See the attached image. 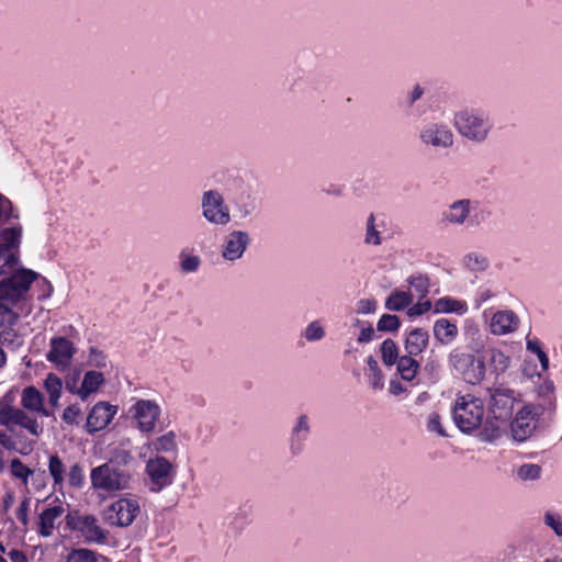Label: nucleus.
Here are the masks:
<instances>
[{
    "label": "nucleus",
    "mask_w": 562,
    "mask_h": 562,
    "mask_svg": "<svg viewBox=\"0 0 562 562\" xmlns=\"http://www.w3.org/2000/svg\"><path fill=\"white\" fill-rule=\"evenodd\" d=\"M415 356L406 355L400 357L397 362V372L401 378L405 381H412L415 379L419 369V363L414 359Z\"/></svg>",
    "instance_id": "nucleus-27"
},
{
    "label": "nucleus",
    "mask_w": 562,
    "mask_h": 562,
    "mask_svg": "<svg viewBox=\"0 0 562 562\" xmlns=\"http://www.w3.org/2000/svg\"><path fill=\"white\" fill-rule=\"evenodd\" d=\"M80 413V408L77 405H70L64 409L61 418L65 423L72 425L77 423Z\"/></svg>",
    "instance_id": "nucleus-53"
},
{
    "label": "nucleus",
    "mask_w": 562,
    "mask_h": 562,
    "mask_svg": "<svg viewBox=\"0 0 562 562\" xmlns=\"http://www.w3.org/2000/svg\"><path fill=\"white\" fill-rule=\"evenodd\" d=\"M34 443L35 441L30 440L27 442L21 443V446H18L11 436L0 429V446H2L8 451H15L22 456H27L33 451Z\"/></svg>",
    "instance_id": "nucleus-29"
},
{
    "label": "nucleus",
    "mask_w": 562,
    "mask_h": 562,
    "mask_svg": "<svg viewBox=\"0 0 562 562\" xmlns=\"http://www.w3.org/2000/svg\"><path fill=\"white\" fill-rule=\"evenodd\" d=\"M65 513V508L61 505L48 507L40 515L37 531L42 537H50L54 529L56 528V521Z\"/></svg>",
    "instance_id": "nucleus-21"
},
{
    "label": "nucleus",
    "mask_w": 562,
    "mask_h": 562,
    "mask_svg": "<svg viewBox=\"0 0 562 562\" xmlns=\"http://www.w3.org/2000/svg\"><path fill=\"white\" fill-rule=\"evenodd\" d=\"M536 392L539 398L549 402L550 408L552 411L555 408V385L553 381L544 380L537 386Z\"/></svg>",
    "instance_id": "nucleus-40"
},
{
    "label": "nucleus",
    "mask_w": 562,
    "mask_h": 562,
    "mask_svg": "<svg viewBox=\"0 0 562 562\" xmlns=\"http://www.w3.org/2000/svg\"><path fill=\"white\" fill-rule=\"evenodd\" d=\"M41 417L36 413L0 403V425L9 429L12 426H19L31 436L40 438L44 432L43 423L38 420Z\"/></svg>",
    "instance_id": "nucleus-4"
},
{
    "label": "nucleus",
    "mask_w": 562,
    "mask_h": 562,
    "mask_svg": "<svg viewBox=\"0 0 562 562\" xmlns=\"http://www.w3.org/2000/svg\"><path fill=\"white\" fill-rule=\"evenodd\" d=\"M29 507H30V499L29 498H24L18 509H16V518L24 525L26 526L27 522H29V519H27V512H29Z\"/></svg>",
    "instance_id": "nucleus-54"
},
{
    "label": "nucleus",
    "mask_w": 562,
    "mask_h": 562,
    "mask_svg": "<svg viewBox=\"0 0 562 562\" xmlns=\"http://www.w3.org/2000/svg\"><path fill=\"white\" fill-rule=\"evenodd\" d=\"M477 203L470 199H459L447 205L441 214L446 226L463 227L469 224L473 207Z\"/></svg>",
    "instance_id": "nucleus-16"
},
{
    "label": "nucleus",
    "mask_w": 562,
    "mask_h": 562,
    "mask_svg": "<svg viewBox=\"0 0 562 562\" xmlns=\"http://www.w3.org/2000/svg\"><path fill=\"white\" fill-rule=\"evenodd\" d=\"M159 415V405L155 401L143 398L136 400L127 412V416L143 434H150L155 429Z\"/></svg>",
    "instance_id": "nucleus-10"
},
{
    "label": "nucleus",
    "mask_w": 562,
    "mask_h": 562,
    "mask_svg": "<svg viewBox=\"0 0 562 562\" xmlns=\"http://www.w3.org/2000/svg\"><path fill=\"white\" fill-rule=\"evenodd\" d=\"M12 304H4V302H0V323L8 324L12 326L18 321V314L13 312Z\"/></svg>",
    "instance_id": "nucleus-50"
},
{
    "label": "nucleus",
    "mask_w": 562,
    "mask_h": 562,
    "mask_svg": "<svg viewBox=\"0 0 562 562\" xmlns=\"http://www.w3.org/2000/svg\"><path fill=\"white\" fill-rule=\"evenodd\" d=\"M75 351L72 342L67 338L54 337L50 340V350L47 353V359L57 367L66 368L70 364Z\"/></svg>",
    "instance_id": "nucleus-18"
},
{
    "label": "nucleus",
    "mask_w": 562,
    "mask_h": 562,
    "mask_svg": "<svg viewBox=\"0 0 562 562\" xmlns=\"http://www.w3.org/2000/svg\"><path fill=\"white\" fill-rule=\"evenodd\" d=\"M434 336L442 345L451 344L458 336V327L447 318H440L434 324Z\"/></svg>",
    "instance_id": "nucleus-26"
},
{
    "label": "nucleus",
    "mask_w": 562,
    "mask_h": 562,
    "mask_svg": "<svg viewBox=\"0 0 562 562\" xmlns=\"http://www.w3.org/2000/svg\"><path fill=\"white\" fill-rule=\"evenodd\" d=\"M376 302L374 300L366 299L358 302V313L370 314L375 311Z\"/></svg>",
    "instance_id": "nucleus-56"
},
{
    "label": "nucleus",
    "mask_w": 562,
    "mask_h": 562,
    "mask_svg": "<svg viewBox=\"0 0 562 562\" xmlns=\"http://www.w3.org/2000/svg\"><path fill=\"white\" fill-rule=\"evenodd\" d=\"M518 324L519 318L513 311H498L493 315L490 328L494 335H505L515 331Z\"/></svg>",
    "instance_id": "nucleus-19"
},
{
    "label": "nucleus",
    "mask_w": 562,
    "mask_h": 562,
    "mask_svg": "<svg viewBox=\"0 0 562 562\" xmlns=\"http://www.w3.org/2000/svg\"><path fill=\"white\" fill-rule=\"evenodd\" d=\"M18 263V257L0 246V276L5 274L9 269Z\"/></svg>",
    "instance_id": "nucleus-47"
},
{
    "label": "nucleus",
    "mask_w": 562,
    "mask_h": 562,
    "mask_svg": "<svg viewBox=\"0 0 562 562\" xmlns=\"http://www.w3.org/2000/svg\"><path fill=\"white\" fill-rule=\"evenodd\" d=\"M428 342V331L423 328H414L406 336L405 350L411 356H418L427 348Z\"/></svg>",
    "instance_id": "nucleus-23"
},
{
    "label": "nucleus",
    "mask_w": 562,
    "mask_h": 562,
    "mask_svg": "<svg viewBox=\"0 0 562 562\" xmlns=\"http://www.w3.org/2000/svg\"><path fill=\"white\" fill-rule=\"evenodd\" d=\"M427 429L437 432L441 437H447V432L441 426L440 416L437 413H430L427 418Z\"/></svg>",
    "instance_id": "nucleus-52"
},
{
    "label": "nucleus",
    "mask_w": 562,
    "mask_h": 562,
    "mask_svg": "<svg viewBox=\"0 0 562 562\" xmlns=\"http://www.w3.org/2000/svg\"><path fill=\"white\" fill-rule=\"evenodd\" d=\"M326 336V329L322 321L315 319L308 323L301 333V337L306 342H317L324 339Z\"/></svg>",
    "instance_id": "nucleus-31"
},
{
    "label": "nucleus",
    "mask_w": 562,
    "mask_h": 562,
    "mask_svg": "<svg viewBox=\"0 0 562 562\" xmlns=\"http://www.w3.org/2000/svg\"><path fill=\"white\" fill-rule=\"evenodd\" d=\"M383 379H384V375L381 370L369 373V381L373 389H382L383 387Z\"/></svg>",
    "instance_id": "nucleus-57"
},
{
    "label": "nucleus",
    "mask_w": 562,
    "mask_h": 562,
    "mask_svg": "<svg viewBox=\"0 0 562 562\" xmlns=\"http://www.w3.org/2000/svg\"><path fill=\"white\" fill-rule=\"evenodd\" d=\"M88 363L91 367L104 368L106 367V356L95 347H91L89 350Z\"/></svg>",
    "instance_id": "nucleus-51"
},
{
    "label": "nucleus",
    "mask_w": 562,
    "mask_h": 562,
    "mask_svg": "<svg viewBox=\"0 0 562 562\" xmlns=\"http://www.w3.org/2000/svg\"><path fill=\"white\" fill-rule=\"evenodd\" d=\"M462 265L472 272H483L488 268L490 262L486 256L471 251L463 256Z\"/></svg>",
    "instance_id": "nucleus-28"
},
{
    "label": "nucleus",
    "mask_w": 562,
    "mask_h": 562,
    "mask_svg": "<svg viewBox=\"0 0 562 562\" xmlns=\"http://www.w3.org/2000/svg\"><path fill=\"white\" fill-rule=\"evenodd\" d=\"M21 405L23 409L48 417L50 413L44 406L43 394L34 386H27L22 391Z\"/></svg>",
    "instance_id": "nucleus-20"
},
{
    "label": "nucleus",
    "mask_w": 562,
    "mask_h": 562,
    "mask_svg": "<svg viewBox=\"0 0 562 562\" xmlns=\"http://www.w3.org/2000/svg\"><path fill=\"white\" fill-rule=\"evenodd\" d=\"M67 522L78 530L87 542L104 544L108 541L109 531L103 529L93 515L67 516Z\"/></svg>",
    "instance_id": "nucleus-13"
},
{
    "label": "nucleus",
    "mask_w": 562,
    "mask_h": 562,
    "mask_svg": "<svg viewBox=\"0 0 562 562\" xmlns=\"http://www.w3.org/2000/svg\"><path fill=\"white\" fill-rule=\"evenodd\" d=\"M130 440H121L119 441L110 451V458L106 461L108 463H113L114 467H124L128 468V465L134 461V457L128 449Z\"/></svg>",
    "instance_id": "nucleus-25"
},
{
    "label": "nucleus",
    "mask_w": 562,
    "mask_h": 562,
    "mask_svg": "<svg viewBox=\"0 0 562 562\" xmlns=\"http://www.w3.org/2000/svg\"><path fill=\"white\" fill-rule=\"evenodd\" d=\"M542 405L528 404L517 412L512 422L510 431L514 440L522 442L528 439L537 427V419L542 415Z\"/></svg>",
    "instance_id": "nucleus-11"
},
{
    "label": "nucleus",
    "mask_w": 562,
    "mask_h": 562,
    "mask_svg": "<svg viewBox=\"0 0 562 562\" xmlns=\"http://www.w3.org/2000/svg\"><path fill=\"white\" fill-rule=\"evenodd\" d=\"M201 212L203 218L214 226H226L232 220L229 207L217 190H207L202 193Z\"/></svg>",
    "instance_id": "nucleus-7"
},
{
    "label": "nucleus",
    "mask_w": 562,
    "mask_h": 562,
    "mask_svg": "<svg viewBox=\"0 0 562 562\" xmlns=\"http://www.w3.org/2000/svg\"><path fill=\"white\" fill-rule=\"evenodd\" d=\"M411 288L423 299L428 293V279L424 276H412L408 279Z\"/></svg>",
    "instance_id": "nucleus-48"
},
{
    "label": "nucleus",
    "mask_w": 562,
    "mask_h": 562,
    "mask_svg": "<svg viewBox=\"0 0 562 562\" xmlns=\"http://www.w3.org/2000/svg\"><path fill=\"white\" fill-rule=\"evenodd\" d=\"M375 218L373 214H370L367 220V233L364 243L368 245H380L382 243L380 232L375 228Z\"/></svg>",
    "instance_id": "nucleus-46"
},
{
    "label": "nucleus",
    "mask_w": 562,
    "mask_h": 562,
    "mask_svg": "<svg viewBox=\"0 0 562 562\" xmlns=\"http://www.w3.org/2000/svg\"><path fill=\"white\" fill-rule=\"evenodd\" d=\"M251 244L248 232L235 229L229 232L221 245V257L226 262L234 263L240 260Z\"/></svg>",
    "instance_id": "nucleus-14"
},
{
    "label": "nucleus",
    "mask_w": 562,
    "mask_h": 562,
    "mask_svg": "<svg viewBox=\"0 0 562 562\" xmlns=\"http://www.w3.org/2000/svg\"><path fill=\"white\" fill-rule=\"evenodd\" d=\"M490 363L496 373H504L509 367L510 359L498 349L490 350Z\"/></svg>",
    "instance_id": "nucleus-38"
},
{
    "label": "nucleus",
    "mask_w": 562,
    "mask_h": 562,
    "mask_svg": "<svg viewBox=\"0 0 562 562\" xmlns=\"http://www.w3.org/2000/svg\"><path fill=\"white\" fill-rule=\"evenodd\" d=\"M90 482L91 488L114 495L132 487L133 473L130 468L104 462L91 470Z\"/></svg>",
    "instance_id": "nucleus-3"
},
{
    "label": "nucleus",
    "mask_w": 562,
    "mask_h": 562,
    "mask_svg": "<svg viewBox=\"0 0 562 562\" xmlns=\"http://www.w3.org/2000/svg\"><path fill=\"white\" fill-rule=\"evenodd\" d=\"M311 431L308 417L300 415L291 432V451L296 454L303 450V442L307 439Z\"/></svg>",
    "instance_id": "nucleus-22"
},
{
    "label": "nucleus",
    "mask_w": 562,
    "mask_h": 562,
    "mask_svg": "<svg viewBox=\"0 0 562 562\" xmlns=\"http://www.w3.org/2000/svg\"><path fill=\"white\" fill-rule=\"evenodd\" d=\"M424 90L418 85L414 87L413 91L408 94V101L411 104L422 98Z\"/></svg>",
    "instance_id": "nucleus-61"
},
{
    "label": "nucleus",
    "mask_w": 562,
    "mask_h": 562,
    "mask_svg": "<svg viewBox=\"0 0 562 562\" xmlns=\"http://www.w3.org/2000/svg\"><path fill=\"white\" fill-rule=\"evenodd\" d=\"M8 557L11 562H27V557L25 553L19 549H11L8 551Z\"/></svg>",
    "instance_id": "nucleus-58"
},
{
    "label": "nucleus",
    "mask_w": 562,
    "mask_h": 562,
    "mask_svg": "<svg viewBox=\"0 0 562 562\" xmlns=\"http://www.w3.org/2000/svg\"><path fill=\"white\" fill-rule=\"evenodd\" d=\"M543 524L559 538L562 537V515L552 510L543 514Z\"/></svg>",
    "instance_id": "nucleus-42"
},
{
    "label": "nucleus",
    "mask_w": 562,
    "mask_h": 562,
    "mask_svg": "<svg viewBox=\"0 0 562 562\" xmlns=\"http://www.w3.org/2000/svg\"><path fill=\"white\" fill-rule=\"evenodd\" d=\"M430 308H431L430 301L426 300V301H423V302H418L417 304H415L414 306H412L408 310V315L409 316L423 315L424 313H426Z\"/></svg>",
    "instance_id": "nucleus-55"
},
{
    "label": "nucleus",
    "mask_w": 562,
    "mask_h": 562,
    "mask_svg": "<svg viewBox=\"0 0 562 562\" xmlns=\"http://www.w3.org/2000/svg\"><path fill=\"white\" fill-rule=\"evenodd\" d=\"M401 326L398 316L393 314H383L376 324L378 331H396Z\"/></svg>",
    "instance_id": "nucleus-43"
},
{
    "label": "nucleus",
    "mask_w": 562,
    "mask_h": 562,
    "mask_svg": "<svg viewBox=\"0 0 562 562\" xmlns=\"http://www.w3.org/2000/svg\"><path fill=\"white\" fill-rule=\"evenodd\" d=\"M453 369L470 384H479L485 376V362L482 357L465 352H452L449 358Z\"/></svg>",
    "instance_id": "nucleus-8"
},
{
    "label": "nucleus",
    "mask_w": 562,
    "mask_h": 562,
    "mask_svg": "<svg viewBox=\"0 0 562 562\" xmlns=\"http://www.w3.org/2000/svg\"><path fill=\"white\" fill-rule=\"evenodd\" d=\"M10 471L13 477L22 480L24 484L27 483L29 477L33 474V470L23 464L18 458L11 460Z\"/></svg>",
    "instance_id": "nucleus-44"
},
{
    "label": "nucleus",
    "mask_w": 562,
    "mask_h": 562,
    "mask_svg": "<svg viewBox=\"0 0 562 562\" xmlns=\"http://www.w3.org/2000/svg\"><path fill=\"white\" fill-rule=\"evenodd\" d=\"M452 414L456 425L464 434L479 430V438L487 442L499 437V425L490 418L485 419L484 402L473 394L459 396Z\"/></svg>",
    "instance_id": "nucleus-1"
},
{
    "label": "nucleus",
    "mask_w": 562,
    "mask_h": 562,
    "mask_svg": "<svg viewBox=\"0 0 562 562\" xmlns=\"http://www.w3.org/2000/svg\"><path fill=\"white\" fill-rule=\"evenodd\" d=\"M252 213H254V206H250V205H243V206L238 207V210H237L238 216L243 220L247 218Z\"/></svg>",
    "instance_id": "nucleus-63"
},
{
    "label": "nucleus",
    "mask_w": 562,
    "mask_h": 562,
    "mask_svg": "<svg viewBox=\"0 0 562 562\" xmlns=\"http://www.w3.org/2000/svg\"><path fill=\"white\" fill-rule=\"evenodd\" d=\"M381 358L386 367L394 366L400 359L398 348L391 338L385 339L381 345Z\"/></svg>",
    "instance_id": "nucleus-35"
},
{
    "label": "nucleus",
    "mask_w": 562,
    "mask_h": 562,
    "mask_svg": "<svg viewBox=\"0 0 562 562\" xmlns=\"http://www.w3.org/2000/svg\"><path fill=\"white\" fill-rule=\"evenodd\" d=\"M179 258L180 270L183 273H194L200 269L202 265L200 256L187 254L184 250L180 252Z\"/></svg>",
    "instance_id": "nucleus-37"
},
{
    "label": "nucleus",
    "mask_w": 562,
    "mask_h": 562,
    "mask_svg": "<svg viewBox=\"0 0 562 562\" xmlns=\"http://www.w3.org/2000/svg\"><path fill=\"white\" fill-rule=\"evenodd\" d=\"M15 333L12 329H5L0 333V341L2 344L12 342L15 337Z\"/></svg>",
    "instance_id": "nucleus-62"
},
{
    "label": "nucleus",
    "mask_w": 562,
    "mask_h": 562,
    "mask_svg": "<svg viewBox=\"0 0 562 562\" xmlns=\"http://www.w3.org/2000/svg\"><path fill=\"white\" fill-rule=\"evenodd\" d=\"M146 473L149 477L150 491L158 493L172 484L176 469L166 458L156 457L147 461Z\"/></svg>",
    "instance_id": "nucleus-12"
},
{
    "label": "nucleus",
    "mask_w": 562,
    "mask_h": 562,
    "mask_svg": "<svg viewBox=\"0 0 562 562\" xmlns=\"http://www.w3.org/2000/svg\"><path fill=\"white\" fill-rule=\"evenodd\" d=\"M85 482L83 469L80 464L74 463L68 472V483L72 487H81Z\"/></svg>",
    "instance_id": "nucleus-49"
},
{
    "label": "nucleus",
    "mask_w": 562,
    "mask_h": 562,
    "mask_svg": "<svg viewBox=\"0 0 562 562\" xmlns=\"http://www.w3.org/2000/svg\"><path fill=\"white\" fill-rule=\"evenodd\" d=\"M44 386L48 394L49 403L52 406H58V400L60 397L63 387L61 380L54 373H49L44 381Z\"/></svg>",
    "instance_id": "nucleus-32"
},
{
    "label": "nucleus",
    "mask_w": 562,
    "mask_h": 562,
    "mask_svg": "<svg viewBox=\"0 0 562 562\" xmlns=\"http://www.w3.org/2000/svg\"><path fill=\"white\" fill-rule=\"evenodd\" d=\"M48 471L53 477L54 486L61 488L65 481L66 469L61 459L57 454L50 456L48 461Z\"/></svg>",
    "instance_id": "nucleus-33"
},
{
    "label": "nucleus",
    "mask_w": 562,
    "mask_h": 562,
    "mask_svg": "<svg viewBox=\"0 0 562 562\" xmlns=\"http://www.w3.org/2000/svg\"><path fill=\"white\" fill-rule=\"evenodd\" d=\"M374 334H375V331L371 326L363 328L358 337V341L359 342H369L373 339Z\"/></svg>",
    "instance_id": "nucleus-59"
},
{
    "label": "nucleus",
    "mask_w": 562,
    "mask_h": 562,
    "mask_svg": "<svg viewBox=\"0 0 562 562\" xmlns=\"http://www.w3.org/2000/svg\"><path fill=\"white\" fill-rule=\"evenodd\" d=\"M418 138L424 146L438 149H449L454 144L452 130L442 122H425L418 131Z\"/></svg>",
    "instance_id": "nucleus-9"
},
{
    "label": "nucleus",
    "mask_w": 562,
    "mask_h": 562,
    "mask_svg": "<svg viewBox=\"0 0 562 562\" xmlns=\"http://www.w3.org/2000/svg\"><path fill=\"white\" fill-rule=\"evenodd\" d=\"M467 304L465 302L453 300L451 297H441L436 301L435 303V310L436 312H442V313H458L463 314L467 312Z\"/></svg>",
    "instance_id": "nucleus-34"
},
{
    "label": "nucleus",
    "mask_w": 562,
    "mask_h": 562,
    "mask_svg": "<svg viewBox=\"0 0 562 562\" xmlns=\"http://www.w3.org/2000/svg\"><path fill=\"white\" fill-rule=\"evenodd\" d=\"M541 475V467L533 463H525L517 470V476L521 481L537 480Z\"/></svg>",
    "instance_id": "nucleus-45"
},
{
    "label": "nucleus",
    "mask_w": 562,
    "mask_h": 562,
    "mask_svg": "<svg viewBox=\"0 0 562 562\" xmlns=\"http://www.w3.org/2000/svg\"><path fill=\"white\" fill-rule=\"evenodd\" d=\"M406 389L403 386V384L397 380H391L390 382V393L393 395H400L404 393Z\"/></svg>",
    "instance_id": "nucleus-60"
},
{
    "label": "nucleus",
    "mask_w": 562,
    "mask_h": 562,
    "mask_svg": "<svg viewBox=\"0 0 562 562\" xmlns=\"http://www.w3.org/2000/svg\"><path fill=\"white\" fill-rule=\"evenodd\" d=\"M413 303V295L409 292L394 291L385 301V308L389 311H403Z\"/></svg>",
    "instance_id": "nucleus-30"
},
{
    "label": "nucleus",
    "mask_w": 562,
    "mask_h": 562,
    "mask_svg": "<svg viewBox=\"0 0 562 562\" xmlns=\"http://www.w3.org/2000/svg\"><path fill=\"white\" fill-rule=\"evenodd\" d=\"M22 229L21 227L7 228L1 234L2 247L10 251L12 248L19 247L21 243Z\"/></svg>",
    "instance_id": "nucleus-41"
},
{
    "label": "nucleus",
    "mask_w": 562,
    "mask_h": 562,
    "mask_svg": "<svg viewBox=\"0 0 562 562\" xmlns=\"http://www.w3.org/2000/svg\"><path fill=\"white\" fill-rule=\"evenodd\" d=\"M139 514L140 505L136 497H121L102 510V518L112 527L126 528Z\"/></svg>",
    "instance_id": "nucleus-5"
},
{
    "label": "nucleus",
    "mask_w": 562,
    "mask_h": 562,
    "mask_svg": "<svg viewBox=\"0 0 562 562\" xmlns=\"http://www.w3.org/2000/svg\"><path fill=\"white\" fill-rule=\"evenodd\" d=\"M99 559H103V557L90 549L80 548L70 551L67 562H98Z\"/></svg>",
    "instance_id": "nucleus-39"
},
{
    "label": "nucleus",
    "mask_w": 562,
    "mask_h": 562,
    "mask_svg": "<svg viewBox=\"0 0 562 562\" xmlns=\"http://www.w3.org/2000/svg\"><path fill=\"white\" fill-rule=\"evenodd\" d=\"M490 412L493 415V422L507 420L514 411L515 392L507 387H495L490 390Z\"/></svg>",
    "instance_id": "nucleus-15"
},
{
    "label": "nucleus",
    "mask_w": 562,
    "mask_h": 562,
    "mask_svg": "<svg viewBox=\"0 0 562 562\" xmlns=\"http://www.w3.org/2000/svg\"><path fill=\"white\" fill-rule=\"evenodd\" d=\"M117 412V407L106 402L97 403L87 417V431L93 434L104 429L113 419Z\"/></svg>",
    "instance_id": "nucleus-17"
},
{
    "label": "nucleus",
    "mask_w": 562,
    "mask_h": 562,
    "mask_svg": "<svg viewBox=\"0 0 562 562\" xmlns=\"http://www.w3.org/2000/svg\"><path fill=\"white\" fill-rule=\"evenodd\" d=\"M453 126L461 137L483 144L491 136L494 123L488 113L480 109H462L454 113Z\"/></svg>",
    "instance_id": "nucleus-2"
},
{
    "label": "nucleus",
    "mask_w": 562,
    "mask_h": 562,
    "mask_svg": "<svg viewBox=\"0 0 562 562\" xmlns=\"http://www.w3.org/2000/svg\"><path fill=\"white\" fill-rule=\"evenodd\" d=\"M537 357H538V360H539V362L541 364L542 370L543 371L548 370V368H549V358H548L547 353L543 350H538Z\"/></svg>",
    "instance_id": "nucleus-64"
},
{
    "label": "nucleus",
    "mask_w": 562,
    "mask_h": 562,
    "mask_svg": "<svg viewBox=\"0 0 562 562\" xmlns=\"http://www.w3.org/2000/svg\"><path fill=\"white\" fill-rule=\"evenodd\" d=\"M105 381L103 373L97 371H88L82 380L81 386L76 390V393L79 395L81 400H87L88 396L95 392ZM67 387L75 392V390L67 385Z\"/></svg>",
    "instance_id": "nucleus-24"
},
{
    "label": "nucleus",
    "mask_w": 562,
    "mask_h": 562,
    "mask_svg": "<svg viewBox=\"0 0 562 562\" xmlns=\"http://www.w3.org/2000/svg\"><path fill=\"white\" fill-rule=\"evenodd\" d=\"M36 278V272L21 269L11 278L3 279L0 283V302L15 305L26 294Z\"/></svg>",
    "instance_id": "nucleus-6"
},
{
    "label": "nucleus",
    "mask_w": 562,
    "mask_h": 562,
    "mask_svg": "<svg viewBox=\"0 0 562 562\" xmlns=\"http://www.w3.org/2000/svg\"><path fill=\"white\" fill-rule=\"evenodd\" d=\"M153 447L158 452H176L178 448L176 434L173 431H168L156 438L153 442Z\"/></svg>",
    "instance_id": "nucleus-36"
}]
</instances>
